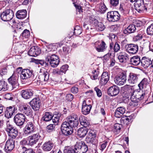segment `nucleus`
Wrapping results in <instances>:
<instances>
[{
  "label": "nucleus",
  "instance_id": "nucleus-46",
  "mask_svg": "<svg viewBox=\"0 0 153 153\" xmlns=\"http://www.w3.org/2000/svg\"><path fill=\"white\" fill-rule=\"evenodd\" d=\"M131 100V102L130 103V105L131 106L135 107L137 106L138 105V102L139 100H137L134 97H132V95H131L130 98Z\"/></svg>",
  "mask_w": 153,
  "mask_h": 153
},
{
  "label": "nucleus",
  "instance_id": "nucleus-36",
  "mask_svg": "<svg viewBox=\"0 0 153 153\" xmlns=\"http://www.w3.org/2000/svg\"><path fill=\"white\" fill-rule=\"evenodd\" d=\"M126 109L123 107H120L117 108L115 112L114 115L117 118H120L124 113Z\"/></svg>",
  "mask_w": 153,
  "mask_h": 153
},
{
  "label": "nucleus",
  "instance_id": "nucleus-18",
  "mask_svg": "<svg viewBox=\"0 0 153 153\" xmlns=\"http://www.w3.org/2000/svg\"><path fill=\"white\" fill-rule=\"evenodd\" d=\"M18 74L14 73L12 76L8 79L9 83L12 85L13 88H16L18 85Z\"/></svg>",
  "mask_w": 153,
  "mask_h": 153
},
{
  "label": "nucleus",
  "instance_id": "nucleus-38",
  "mask_svg": "<svg viewBox=\"0 0 153 153\" xmlns=\"http://www.w3.org/2000/svg\"><path fill=\"white\" fill-rule=\"evenodd\" d=\"M118 58L120 62L122 63H126L128 59V55L125 53H120L118 55Z\"/></svg>",
  "mask_w": 153,
  "mask_h": 153
},
{
  "label": "nucleus",
  "instance_id": "nucleus-5",
  "mask_svg": "<svg viewBox=\"0 0 153 153\" xmlns=\"http://www.w3.org/2000/svg\"><path fill=\"white\" fill-rule=\"evenodd\" d=\"M120 15L117 11H110L107 13V19L109 22H115L120 19Z\"/></svg>",
  "mask_w": 153,
  "mask_h": 153
},
{
  "label": "nucleus",
  "instance_id": "nucleus-28",
  "mask_svg": "<svg viewBox=\"0 0 153 153\" xmlns=\"http://www.w3.org/2000/svg\"><path fill=\"white\" fill-rule=\"evenodd\" d=\"M92 106L91 104L87 105L86 100H84L82 102V112L85 115H87L89 113Z\"/></svg>",
  "mask_w": 153,
  "mask_h": 153
},
{
  "label": "nucleus",
  "instance_id": "nucleus-26",
  "mask_svg": "<svg viewBox=\"0 0 153 153\" xmlns=\"http://www.w3.org/2000/svg\"><path fill=\"white\" fill-rule=\"evenodd\" d=\"M109 79V76L106 72H103L100 78V84L101 85H105Z\"/></svg>",
  "mask_w": 153,
  "mask_h": 153
},
{
  "label": "nucleus",
  "instance_id": "nucleus-11",
  "mask_svg": "<svg viewBox=\"0 0 153 153\" xmlns=\"http://www.w3.org/2000/svg\"><path fill=\"white\" fill-rule=\"evenodd\" d=\"M135 9L139 13H143L145 10L146 11L147 8L145 7L143 0H137L134 4Z\"/></svg>",
  "mask_w": 153,
  "mask_h": 153
},
{
  "label": "nucleus",
  "instance_id": "nucleus-12",
  "mask_svg": "<svg viewBox=\"0 0 153 153\" xmlns=\"http://www.w3.org/2000/svg\"><path fill=\"white\" fill-rule=\"evenodd\" d=\"M126 73H121L115 77L114 81L116 84L119 85H122L126 82Z\"/></svg>",
  "mask_w": 153,
  "mask_h": 153
},
{
  "label": "nucleus",
  "instance_id": "nucleus-7",
  "mask_svg": "<svg viewBox=\"0 0 153 153\" xmlns=\"http://www.w3.org/2000/svg\"><path fill=\"white\" fill-rule=\"evenodd\" d=\"M147 94L146 91L139 88L134 91L132 94V97H134L137 100L140 101L142 100Z\"/></svg>",
  "mask_w": 153,
  "mask_h": 153
},
{
  "label": "nucleus",
  "instance_id": "nucleus-48",
  "mask_svg": "<svg viewBox=\"0 0 153 153\" xmlns=\"http://www.w3.org/2000/svg\"><path fill=\"white\" fill-rule=\"evenodd\" d=\"M82 33V30L81 27L76 25L74 28V34L75 35L78 36Z\"/></svg>",
  "mask_w": 153,
  "mask_h": 153
},
{
  "label": "nucleus",
  "instance_id": "nucleus-50",
  "mask_svg": "<svg viewBox=\"0 0 153 153\" xmlns=\"http://www.w3.org/2000/svg\"><path fill=\"white\" fill-rule=\"evenodd\" d=\"M148 35L152 36L153 35V25L152 24L147 28L146 30Z\"/></svg>",
  "mask_w": 153,
  "mask_h": 153
},
{
  "label": "nucleus",
  "instance_id": "nucleus-17",
  "mask_svg": "<svg viewBox=\"0 0 153 153\" xmlns=\"http://www.w3.org/2000/svg\"><path fill=\"white\" fill-rule=\"evenodd\" d=\"M120 88L116 85H113L109 88L107 90L108 94L111 96H115L119 93Z\"/></svg>",
  "mask_w": 153,
  "mask_h": 153
},
{
  "label": "nucleus",
  "instance_id": "nucleus-64",
  "mask_svg": "<svg viewBox=\"0 0 153 153\" xmlns=\"http://www.w3.org/2000/svg\"><path fill=\"white\" fill-rule=\"evenodd\" d=\"M107 143V141H104L103 143L101 145L100 149L102 151L106 147Z\"/></svg>",
  "mask_w": 153,
  "mask_h": 153
},
{
  "label": "nucleus",
  "instance_id": "nucleus-32",
  "mask_svg": "<svg viewBox=\"0 0 153 153\" xmlns=\"http://www.w3.org/2000/svg\"><path fill=\"white\" fill-rule=\"evenodd\" d=\"M79 120L80 124L83 126V127L88 128L89 127L90 122L85 116L81 115L79 117Z\"/></svg>",
  "mask_w": 153,
  "mask_h": 153
},
{
  "label": "nucleus",
  "instance_id": "nucleus-25",
  "mask_svg": "<svg viewBox=\"0 0 153 153\" xmlns=\"http://www.w3.org/2000/svg\"><path fill=\"white\" fill-rule=\"evenodd\" d=\"M152 64V61L150 59L148 58L143 57L141 59V65L145 68L148 67L151 65L150 67L152 68L153 67V65Z\"/></svg>",
  "mask_w": 153,
  "mask_h": 153
},
{
  "label": "nucleus",
  "instance_id": "nucleus-40",
  "mask_svg": "<svg viewBox=\"0 0 153 153\" xmlns=\"http://www.w3.org/2000/svg\"><path fill=\"white\" fill-rule=\"evenodd\" d=\"M152 42V40H150L149 42H147V41L145 42V40H143L141 42H140V47L142 48H145L146 46H148V45L149 44V47L150 50L153 52V49L152 48H151V46Z\"/></svg>",
  "mask_w": 153,
  "mask_h": 153
},
{
  "label": "nucleus",
  "instance_id": "nucleus-58",
  "mask_svg": "<svg viewBox=\"0 0 153 153\" xmlns=\"http://www.w3.org/2000/svg\"><path fill=\"white\" fill-rule=\"evenodd\" d=\"M13 95L11 94L8 93L5 94L4 96V98L7 100H12L13 98Z\"/></svg>",
  "mask_w": 153,
  "mask_h": 153
},
{
  "label": "nucleus",
  "instance_id": "nucleus-6",
  "mask_svg": "<svg viewBox=\"0 0 153 153\" xmlns=\"http://www.w3.org/2000/svg\"><path fill=\"white\" fill-rule=\"evenodd\" d=\"M96 134L95 132L91 130L88 134L85 140L87 143L90 144L95 145L97 142L96 138Z\"/></svg>",
  "mask_w": 153,
  "mask_h": 153
},
{
  "label": "nucleus",
  "instance_id": "nucleus-37",
  "mask_svg": "<svg viewBox=\"0 0 153 153\" xmlns=\"http://www.w3.org/2000/svg\"><path fill=\"white\" fill-rule=\"evenodd\" d=\"M27 15V11L25 10H18L16 13V17L20 19L25 18Z\"/></svg>",
  "mask_w": 153,
  "mask_h": 153
},
{
  "label": "nucleus",
  "instance_id": "nucleus-22",
  "mask_svg": "<svg viewBox=\"0 0 153 153\" xmlns=\"http://www.w3.org/2000/svg\"><path fill=\"white\" fill-rule=\"evenodd\" d=\"M18 110L21 113L25 114L27 116L30 115L31 111V109L29 105H20Z\"/></svg>",
  "mask_w": 153,
  "mask_h": 153
},
{
  "label": "nucleus",
  "instance_id": "nucleus-24",
  "mask_svg": "<svg viewBox=\"0 0 153 153\" xmlns=\"http://www.w3.org/2000/svg\"><path fill=\"white\" fill-rule=\"evenodd\" d=\"M21 94L22 96L24 98L28 99L31 98L33 95V91L30 89L22 90Z\"/></svg>",
  "mask_w": 153,
  "mask_h": 153
},
{
  "label": "nucleus",
  "instance_id": "nucleus-3",
  "mask_svg": "<svg viewBox=\"0 0 153 153\" xmlns=\"http://www.w3.org/2000/svg\"><path fill=\"white\" fill-rule=\"evenodd\" d=\"M74 147L76 153H85L88 150L87 146L83 141L77 142Z\"/></svg>",
  "mask_w": 153,
  "mask_h": 153
},
{
  "label": "nucleus",
  "instance_id": "nucleus-14",
  "mask_svg": "<svg viewBox=\"0 0 153 153\" xmlns=\"http://www.w3.org/2000/svg\"><path fill=\"white\" fill-rule=\"evenodd\" d=\"M126 50L129 53L135 54L138 51V46L137 44L132 43L127 44L126 46Z\"/></svg>",
  "mask_w": 153,
  "mask_h": 153
},
{
  "label": "nucleus",
  "instance_id": "nucleus-44",
  "mask_svg": "<svg viewBox=\"0 0 153 153\" xmlns=\"http://www.w3.org/2000/svg\"><path fill=\"white\" fill-rule=\"evenodd\" d=\"M148 84L147 79L146 78H144L138 85V86L139 88L143 89L146 88L147 85Z\"/></svg>",
  "mask_w": 153,
  "mask_h": 153
},
{
  "label": "nucleus",
  "instance_id": "nucleus-63",
  "mask_svg": "<svg viewBox=\"0 0 153 153\" xmlns=\"http://www.w3.org/2000/svg\"><path fill=\"white\" fill-rule=\"evenodd\" d=\"M78 91V88L77 87H73L71 88V92L74 94H76Z\"/></svg>",
  "mask_w": 153,
  "mask_h": 153
},
{
  "label": "nucleus",
  "instance_id": "nucleus-35",
  "mask_svg": "<svg viewBox=\"0 0 153 153\" xmlns=\"http://www.w3.org/2000/svg\"><path fill=\"white\" fill-rule=\"evenodd\" d=\"M88 129L85 127H82L79 128L77 131V134L80 138L84 137L87 134Z\"/></svg>",
  "mask_w": 153,
  "mask_h": 153
},
{
  "label": "nucleus",
  "instance_id": "nucleus-45",
  "mask_svg": "<svg viewBox=\"0 0 153 153\" xmlns=\"http://www.w3.org/2000/svg\"><path fill=\"white\" fill-rule=\"evenodd\" d=\"M95 25L96 26V30L98 31H102L105 28V26L101 22H98Z\"/></svg>",
  "mask_w": 153,
  "mask_h": 153
},
{
  "label": "nucleus",
  "instance_id": "nucleus-60",
  "mask_svg": "<svg viewBox=\"0 0 153 153\" xmlns=\"http://www.w3.org/2000/svg\"><path fill=\"white\" fill-rule=\"evenodd\" d=\"M94 90L96 92L97 96L99 97H100L102 96V92L97 87L94 88Z\"/></svg>",
  "mask_w": 153,
  "mask_h": 153
},
{
  "label": "nucleus",
  "instance_id": "nucleus-34",
  "mask_svg": "<svg viewBox=\"0 0 153 153\" xmlns=\"http://www.w3.org/2000/svg\"><path fill=\"white\" fill-rule=\"evenodd\" d=\"M136 30V28L134 25H130L124 30L123 33L126 34H128L134 33Z\"/></svg>",
  "mask_w": 153,
  "mask_h": 153
},
{
  "label": "nucleus",
  "instance_id": "nucleus-29",
  "mask_svg": "<svg viewBox=\"0 0 153 153\" xmlns=\"http://www.w3.org/2000/svg\"><path fill=\"white\" fill-rule=\"evenodd\" d=\"M16 110L14 106L7 107L5 112V116L8 118L11 117Z\"/></svg>",
  "mask_w": 153,
  "mask_h": 153
},
{
  "label": "nucleus",
  "instance_id": "nucleus-15",
  "mask_svg": "<svg viewBox=\"0 0 153 153\" xmlns=\"http://www.w3.org/2000/svg\"><path fill=\"white\" fill-rule=\"evenodd\" d=\"M49 74L47 70L46 69H41L38 78L42 82H46L49 79Z\"/></svg>",
  "mask_w": 153,
  "mask_h": 153
},
{
  "label": "nucleus",
  "instance_id": "nucleus-30",
  "mask_svg": "<svg viewBox=\"0 0 153 153\" xmlns=\"http://www.w3.org/2000/svg\"><path fill=\"white\" fill-rule=\"evenodd\" d=\"M54 145V144L52 141H48L44 143L42 146V148L44 151H50L53 148Z\"/></svg>",
  "mask_w": 153,
  "mask_h": 153
},
{
  "label": "nucleus",
  "instance_id": "nucleus-61",
  "mask_svg": "<svg viewBox=\"0 0 153 153\" xmlns=\"http://www.w3.org/2000/svg\"><path fill=\"white\" fill-rule=\"evenodd\" d=\"M89 22L90 23H94L95 25L98 22V21L96 19L90 17H89Z\"/></svg>",
  "mask_w": 153,
  "mask_h": 153
},
{
  "label": "nucleus",
  "instance_id": "nucleus-16",
  "mask_svg": "<svg viewBox=\"0 0 153 153\" xmlns=\"http://www.w3.org/2000/svg\"><path fill=\"white\" fill-rule=\"evenodd\" d=\"M15 141L12 139H9L7 141L4 149L7 153H11V151L14 149L15 146Z\"/></svg>",
  "mask_w": 153,
  "mask_h": 153
},
{
  "label": "nucleus",
  "instance_id": "nucleus-19",
  "mask_svg": "<svg viewBox=\"0 0 153 153\" xmlns=\"http://www.w3.org/2000/svg\"><path fill=\"white\" fill-rule=\"evenodd\" d=\"M35 128V126L32 122H28L24 128V132L26 134H30L34 132Z\"/></svg>",
  "mask_w": 153,
  "mask_h": 153
},
{
  "label": "nucleus",
  "instance_id": "nucleus-31",
  "mask_svg": "<svg viewBox=\"0 0 153 153\" xmlns=\"http://www.w3.org/2000/svg\"><path fill=\"white\" fill-rule=\"evenodd\" d=\"M138 75L133 73H130L129 75L128 81L131 84L136 83L138 79Z\"/></svg>",
  "mask_w": 153,
  "mask_h": 153
},
{
  "label": "nucleus",
  "instance_id": "nucleus-52",
  "mask_svg": "<svg viewBox=\"0 0 153 153\" xmlns=\"http://www.w3.org/2000/svg\"><path fill=\"white\" fill-rule=\"evenodd\" d=\"M21 36L25 38H28L30 36V32L29 30L25 29L22 33Z\"/></svg>",
  "mask_w": 153,
  "mask_h": 153
},
{
  "label": "nucleus",
  "instance_id": "nucleus-55",
  "mask_svg": "<svg viewBox=\"0 0 153 153\" xmlns=\"http://www.w3.org/2000/svg\"><path fill=\"white\" fill-rule=\"evenodd\" d=\"M64 153H76L75 150V147L74 149L69 148H67L64 150Z\"/></svg>",
  "mask_w": 153,
  "mask_h": 153
},
{
  "label": "nucleus",
  "instance_id": "nucleus-57",
  "mask_svg": "<svg viewBox=\"0 0 153 153\" xmlns=\"http://www.w3.org/2000/svg\"><path fill=\"white\" fill-rule=\"evenodd\" d=\"M143 38V35L141 34H139L137 35L134 36L133 37V40L135 42L141 40Z\"/></svg>",
  "mask_w": 153,
  "mask_h": 153
},
{
  "label": "nucleus",
  "instance_id": "nucleus-2",
  "mask_svg": "<svg viewBox=\"0 0 153 153\" xmlns=\"http://www.w3.org/2000/svg\"><path fill=\"white\" fill-rule=\"evenodd\" d=\"M79 119L76 114H72L69 117L67 121L64 122L70 127L73 128L76 127L79 124Z\"/></svg>",
  "mask_w": 153,
  "mask_h": 153
},
{
  "label": "nucleus",
  "instance_id": "nucleus-8",
  "mask_svg": "<svg viewBox=\"0 0 153 153\" xmlns=\"http://www.w3.org/2000/svg\"><path fill=\"white\" fill-rule=\"evenodd\" d=\"M25 116L22 113H18L15 115L14 117V121L17 126H22L25 121Z\"/></svg>",
  "mask_w": 153,
  "mask_h": 153
},
{
  "label": "nucleus",
  "instance_id": "nucleus-9",
  "mask_svg": "<svg viewBox=\"0 0 153 153\" xmlns=\"http://www.w3.org/2000/svg\"><path fill=\"white\" fill-rule=\"evenodd\" d=\"M6 129L9 136L12 139H15L17 136L18 133V129L12 125L10 124L7 125Z\"/></svg>",
  "mask_w": 153,
  "mask_h": 153
},
{
  "label": "nucleus",
  "instance_id": "nucleus-21",
  "mask_svg": "<svg viewBox=\"0 0 153 153\" xmlns=\"http://www.w3.org/2000/svg\"><path fill=\"white\" fill-rule=\"evenodd\" d=\"M32 109L35 111L39 110L40 108L41 102L38 98H34L29 102Z\"/></svg>",
  "mask_w": 153,
  "mask_h": 153
},
{
  "label": "nucleus",
  "instance_id": "nucleus-51",
  "mask_svg": "<svg viewBox=\"0 0 153 153\" xmlns=\"http://www.w3.org/2000/svg\"><path fill=\"white\" fill-rule=\"evenodd\" d=\"M68 66L67 65H65L61 66L60 69L59 70L61 73V75H62L63 73L65 74L66 71L67 70Z\"/></svg>",
  "mask_w": 153,
  "mask_h": 153
},
{
  "label": "nucleus",
  "instance_id": "nucleus-42",
  "mask_svg": "<svg viewBox=\"0 0 153 153\" xmlns=\"http://www.w3.org/2000/svg\"><path fill=\"white\" fill-rule=\"evenodd\" d=\"M8 85L4 80H0V91L2 90L5 91L8 90Z\"/></svg>",
  "mask_w": 153,
  "mask_h": 153
},
{
  "label": "nucleus",
  "instance_id": "nucleus-39",
  "mask_svg": "<svg viewBox=\"0 0 153 153\" xmlns=\"http://www.w3.org/2000/svg\"><path fill=\"white\" fill-rule=\"evenodd\" d=\"M106 44L105 42L103 40L97 47H95L96 50L99 52H102L105 51L107 48Z\"/></svg>",
  "mask_w": 153,
  "mask_h": 153
},
{
  "label": "nucleus",
  "instance_id": "nucleus-10",
  "mask_svg": "<svg viewBox=\"0 0 153 153\" xmlns=\"http://www.w3.org/2000/svg\"><path fill=\"white\" fill-rule=\"evenodd\" d=\"M61 129L63 134L66 136L71 135L73 132V128L63 122L62 124Z\"/></svg>",
  "mask_w": 153,
  "mask_h": 153
},
{
  "label": "nucleus",
  "instance_id": "nucleus-13",
  "mask_svg": "<svg viewBox=\"0 0 153 153\" xmlns=\"http://www.w3.org/2000/svg\"><path fill=\"white\" fill-rule=\"evenodd\" d=\"M41 136L39 133H34L27 137V139L29 145L32 146L36 144L41 138Z\"/></svg>",
  "mask_w": 153,
  "mask_h": 153
},
{
  "label": "nucleus",
  "instance_id": "nucleus-23",
  "mask_svg": "<svg viewBox=\"0 0 153 153\" xmlns=\"http://www.w3.org/2000/svg\"><path fill=\"white\" fill-rule=\"evenodd\" d=\"M110 50L108 54L109 53L111 55L112 52L117 53L119 51L120 49V44L117 42H116L114 44L112 42L110 43L109 45Z\"/></svg>",
  "mask_w": 153,
  "mask_h": 153
},
{
  "label": "nucleus",
  "instance_id": "nucleus-62",
  "mask_svg": "<svg viewBox=\"0 0 153 153\" xmlns=\"http://www.w3.org/2000/svg\"><path fill=\"white\" fill-rule=\"evenodd\" d=\"M20 144L23 146L26 145H29L27 140L25 139H23L20 142Z\"/></svg>",
  "mask_w": 153,
  "mask_h": 153
},
{
  "label": "nucleus",
  "instance_id": "nucleus-53",
  "mask_svg": "<svg viewBox=\"0 0 153 153\" xmlns=\"http://www.w3.org/2000/svg\"><path fill=\"white\" fill-rule=\"evenodd\" d=\"M99 72L96 70L92 71V74L91 76V78L93 80H95L98 78Z\"/></svg>",
  "mask_w": 153,
  "mask_h": 153
},
{
  "label": "nucleus",
  "instance_id": "nucleus-56",
  "mask_svg": "<svg viewBox=\"0 0 153 153\" xmlns=\"http://www.w3.org/2000/svg\"><path fill=\"white\" fill-rule=\"evenodd\" d=\"M120 121L122 123H123L126 125H128L130 123L129 120H128L127 119L126 116L122 117Z\"/></svg>",
  "mask_w": 153,
  "mask_h": 153
},
{
  "label": "nucleus",
  "instance_id": "nucleus-49",
  "mask_svg": "<svg viewBox=\"0 0 153 153\" xmlns=\"http://www.w3.org/2000/svg\"><path fill=\"white\" fill-rule=\"evenodd\" d=\"M56 125L53 124H50L46 127V130L48 132H51L55 130V127Z\"/></svg>",
  "mask_w": 153,
  "mask_h": 153
},
{
  "label": "nucleus",
  "instance_id": "nucleus-1",
  "mask_svg": "<svg viewBox=\"0 0 153 153\" xmlns=\"http://www.w3.org/2000/svg\"><path fill=\"white\" fill-rule=\"evenodd\" d=\"M59 62V57L54 54L53 51H50L47 53L45 62L43 60H40L39 64L45 67L48 66L50 65L53 67H56L58 65Z\"/></svg>",
  "mask_w": 153,
  "mask_h": 153
},
{
  "label": "nucleus",
  "instance_id": "nucleus-4",
  "mask_svg": "<svg viewBox=\"0 0 153 153\" xmlns=\"http://www.w3.org/2000/svg\"><path fill=\"white\" fill-rule=\"evenodd\" d=\"M13 16V11L10 9L5 10L0 14L1 19L4 21H8L11 20Z\"/></svg>",
  "mask_w": 153,
  "mask_h": 153
},
{
  "label": "nucleus",
  "instance_id": "nucleus-54",
  "mask_svg": "<svg viewBox=\"0 0 153 153\" xmlns=\"http://www.w3.org/2000/svg\"><path fill=\"white\" fill-rule=\"evenodd\" d=\"M107 9L106 6L103 3L99 8V11L102 13H104Z\"/></svg>",
  "mask_w": 153,
  "mask_h": 153
},
{
  "label": "nucleus",
  "instance_id": "nucleus-43",
  "mask_svg": "<svg viewBox=\"0 0 153 153\" xmlns=\"http://www.w3.org/2000/svg\"><path fill=\"white\" fill-rule=\"evenodd\" d=\"M52 118V115L51 113L46 112L42 117V119L44 121L48 122L51 120Z\"/></svg>",
  "mask_w": 153,
  "mask_h": 153
},
{
  "label": "nucleus",
  "instance_id": "nucleus-33",
  "mask_svg": "<svg viewBox=\"0 0 153 153\" xmlns=\"http://www.w3.org/2000/svg\"><path fill=\"white\" fill-rule=\"evenodd\" d=\"M141 59L140 57L137 56H134L131 58L130 60V64L134 66H137L141 64Z\"/></svg>",
  "mask_w": 153,
  "mask_h": 153
},
{
  "label": "nucleus",
  "instance_id": "nucleus-59",
  "mask_svg": "<svg viewBox=\"0 0 153 153\" xmlns=\"http://www.w3.org/2000/svg\"><path fill=\"white\" fill-rule=\"evenodd\" d=\"M119 0H110L111 4L114 7L117 6L119 3Z\"/></svg>",
  "mask_w": 153,
  "mask_h": 153
},
{
  "label": "nucleus",
  "instance_id": "nucleus-27",
  "mask_svg": "<svg viewBox=\"0 0 153 153\" xmlns=\"http://www.w3.org/2000/svg\"><path fill=\"white\" fill-rule=\"evenodd\" d=\"M40 53L41 50L38 47L33 46L30 48L28 52V54L32 56L36 57Z\"/></svg>",
  "mask_w": 153,
  "mask_h": 153
},
{
  "label": "nucleus",
  "instance_id": "nucleus-41",
  "mask_svg": "<svg viewBox=\"0 0 153 153\" xmlns=\"http://www.w3.org/2000/svg\"><path fill=\"white\" fill-rule=\"evenodd\" d=\"M62 114L60 113H58L54 114L52 116V119L53 123L56 125H57L59 122L60 120H62L61 119Z\"/></svg>",
  "mask_w": 153,
  "mask_h": 153
},
{
  "label": "nucleus",
  "instance_id": "nucleus-47",
  "mask_svg": "<svg viewBox=\"0 0 153 153\" xmlns=\"http://www.w3.org/2000/svg\"><path fill=\"white\" fill-rule=\"evenodd\" d=\"M122 125L118 123H115L114 126L113 131L114 132H116L117 133H119L120 131Z\"/></svg>",
  "mask_w": 153,
  "mask_h": 153
},
{
  "label": "nucleus",
  "instance_id": "nucleus-20",
  "mask_svg": "<svg viewBox=\"0 0 153 153\" xmlns=\"http://www.w3.org/2000/svg\"><path fill=\"white\" fill-rule=\"evenodd\" d=\"M33 71L27 69L22 70L20 75L21 79H25L30 78L33 75Z\"/></svg>",
  "mask_w": 153,
  "mask_h": 153
}]
</instances>
